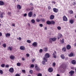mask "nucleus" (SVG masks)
<instances>
[{
    "label": "nucleus",
    "instance_id": "f704fd0d",
    "mask_svg": "<svg viewBox=\"0 0 76 76\" xmlns=\"http://www.w3.org/2000/svg\"><path fill=\"white\" fill-rule=\"evenodd\" d=\"M27 42H28V43H31V40H28L27 41Z\"/></svg>",
    "mask_w": 76,
    "mask_h": 76
},
{
    "label": "nucleus",
    "instance_id": "49530a36",
    "mask_svg": "<svg viewBox=\"0 0 76 76\" xmlns=\"http://www.w3.org/2000/svg\"><path fill=\"white\" fill-rule=\"evenodd\" d=\"M39 25L40 27H42L43 26V25L42 24H40Z\"/></svg>",
    "mask_w": 76,
    "mask_h": 76
},
{
    "label": "nucleus",
    "instance_id": "a19ab883",
    "mask_svg": "<svg viewBox=\"0 0 76 76\" xmlns=\"http://www.w3.org/2000/svg\"><path fill=\"white\" fill-rule=\"evenodd\" d=\"M3 47H4V48H5V47H6V45L5 44H3Z\"/></svg>",
    "mask_w": 76,
    "mask_h": 76
},
{
    "label": "nucleus",
    "instance_id": "c756f323",
    "mask_svg": "<svg viewBox=\"0 0 76 76\" xmlns=\"http://www.w3.org/2000/svg\"><path fill=\"white\" fill-rule=\"evenodd\" d=\"M62 50H64V52H65V51H66V48H65V47H64V48H63Z\"/></svg>",
    "mask_w": 76,
    "mask_h": 76
},
{
    "label": "nucleus",
    "instance_id": "a211bd4d",
    "mask_svg": "<svg viewBox=\"0 0 76 76\" xmlns=\"http://www.w3.org/2000/svg\"><path fill=\"white\" fill-rule=\"evenodd\" d=\"M20 49L21 50H25V47L23 46H21L20 47Z\"/></svg>",
    "mask_w": 76,
    "mask_h": 76
},
{
    "label": "nucleus",
    "instance_id": "9d476101",
    "mask_svg": "<svg viewBox=\"0 0 76 76\" xmlns=\"http://www.w3.org/2000/svg\"><path fill=\"white\" fill-rule=\"evenodd\" d=\"M50 57V56L49 55V54L47 53L45 54V57L46 58H49Z\"/></svg>",
    "mask_w": 76,
    "mask_h": 76
},
{
    "label": "nucleus",
    "instance_id": "7ed1b4c3",
    "mask_svg": "<svg viewBox=\"0 0 76 76\" xmlns=\"http://www.w3.org/2000/svg\"><path fill=\"white\" fill-rule=\"evenodd\" d=\"M53 56L55 58H56L57 57V53L56 51H54V52L53 54Z\"/></svg>",
    "mask_w": 76,
    "mask_h": 76
},
{
    "label": "nucleus",
    "instance_id": "680f3d73",
    "mask_svg": "<svg viewBox=\"0 0 76 76\" xmlns=\"http://www.w3.org/2000/svg\"><path fill=\"white\" fill-rule=\"evenodd\" d=\"M22 72H23V73H25V70H22Z\"/></svg>",
    "mask_w": 76,
    "mask_h": 76
},
{
    "label": "nucleus",
    "instance_id": "ddd939ff",
    "mask_svg": "<svg viewBox=\"0 0 76 76\" xmlns=\"http://www.w3.org/2000/svg\"><path fill=\"white\" fill-rule=\"evenodd\" d=\"M48 71L49 72H52L53 71V69L52 68H50L48 69Z\"/></svg>",
    "mask_w": 76,
    "mask_h": 76
},
{
    "label": "nucleus",
    "instance_id": "de8ad7c7",
    "mask_svg": "<svg viewBox=\"0 0 76 76\" xmlns=\"http://www.w3.org/2000/svg\"><path fill=\"white\" fill-rule=\"evenodd\" d=\"M70 14H73V11L71 10L70 11Z\"/></svg>",
    "mask_w": 76,
    "mask_h": 76
},
{
    "label": "nucleus",
    "instance_id": "1a4fd4ad",
    "mask_svg": "<svg viewBox=\"0 0 76 76\" xmlns=\"http://www.w3.org/2000/svg\"><path fill=\"white\" fill-rule=\"evenodd\" d=\"M75 54L71 52L69 54V57H72V56H74Z\"/></svg>",
    "mask_w": 76,
    "mask_h": 76
},
{
    "label": "nucleus",
    "instance_id": "4d7b16f0",
    "mask_svg": "<svg viewBox=\"0 0 76 76\" xmlns=\"http://www.w3.org/2000/svg\"><path fill=\"white\" fill-rule=\"evenodd\" d=\"M15 76H20V75H19V74H16Z\"/></svg>",
    "mask_w": 76,
    "mask_h": 76
},
{
    "label": "nucleus",
    "instance_id": "6e6d98bb",
    "mask_svg": "<svg viewBox=\"0 0 76 76\" xmlns=\"http://www.w3.org/2000/svg\"><path fill=\"white\" fill-rule=\"evenodd\" d=\"M12 26H15V24H12Z\"/></svg>",
    "mask_w": 76,
    "mask_h": 76
},
{
    "label": "nucleus",
    "instance_id": "79ce46f5",
    "mask_svg": "<svg viewBox=\"0 0 76 76\" xmlns=\"http://www.w3.org/2000/svg\"><path fill=\"white\" fill-rule=\"evenodd\" d=\"M34 67V64H31V67L32 68Z\"/></svg>",
    "mask_w": 76,
    "mask_h": 76
},
{
    "label": "nucleus",
    "instance_id": "6ab92c4d",
    "mask_svg": "<svg viewBox=\"0 0 76 76\" xmlns=\"http://www.w3.org/2000/svg\"><path fill=\"white\" fill-rule=\"evenodd\" d=\"M54 16L53 15H50V19H54Z\"/></svg>",
    "mask_w": 76,
    "mask_h": 76
},
{
    "label": "nucleus",
    "instance_id": "e433bc0d",
    "mask_svg": "<svg viewBox=\"0 0 76 76\" xmlns=\"http://www.w3.org/2000/svg\"><path fill=\"white\" fill-rule=\"evenodd\" d=\"M29 72L31 73V74H32V73H33V71L32 70H30Z\"/></svg>",
    "mask_w": 76,
    "mask_h": 76
},
{
    "label": "nucleus",
    "instance_id": "c85d7f7f",
    "mask_svg": "<svg viewBox=\"0 0 76 76\" xmlns=\"http://www.w3.org/2000/svg\"><path fill=\"white\" fill-rule=\"evenodd\" d=\"M0 74L1 75H3V71L1 69H0Z\"/></svg>",
    "mask_w": 76,
    "mask_h": 76
},
{
    "label": "nucleus",
    "instance_id": "cd10ccee",
    "mask_svg": "<svg viewBox=\"0 0 76 76\" xmlns=\"http://www.w3.org/2000/svg\"><path fill=\"white\" fill-rule=\"evenodd\" d=\"M51 24H53V25H54L55 24V22L53 20H52L50 21Z\"/></svg>",
    "mask_w": 76,
    "mask_h": 76
},
{
    "label": "nucleus",
    "instance_id": "2eb2a0df",
    "mask_svg": "<svg viewBox=\"0 0 76 76\" xmlns=\"http://www.w3.org/2000/svg\"><path fill=\"white\" fill-rule=\"evenodd\" d=\"M37 42H35L33 43L32 45H33V46H34V47H36V46H37Z\"/></svg>",
    "mask_w": 76,
    "mask_h": 76
},
{
    "label": "nucleus",
    "instance_id": "4468645a",
    "mask_svg": "<svg viewBox=\"0 0 76 76\" xmlns=\"http://www.w3.org/2000/svg\"><path fill=\"white\" fill-rule=\"evenodd\" d=\"M8 50H10V51H12L13 50V47H8Z\"/></svg>",
    "mask_w": 76,
    "mask_h": 76
},
{
    "label": "nucleus",
    "instance_id": "aec40b11",
    "mask_svg": "<svg viewBox=\"0 0 76 76\" xmlns=\"http://www.w3.org/2000/svg\"><path fill=\"white\" fill-rule=\"evenodd\" d=\"M4 4V3L3 1H0V6H3Z\"/></svg>",
    "mask_w": 76,
    "mask_h": 76
},
{
    "label": "nucleus",
    "instance_id": "58836bf2",
    "mask_svg": "<svg viewBox=\"0 0 76 76\" xmlns=\"http://www.w3.org/2000/svg\"><path fill=\"white\" fill-rule=\"evenodd\" d=\"M5 66V64H3L1 65V66L2 67H4Z\"/></svg>",
    "mask_w": 76,
    "mask_h": 76
},
{
    "label": "nucleus",
    "instance_id": "13d9d810",
    "mask_svg": "<svg viewBox=\"0 0 76 76\" xmlns=\"http://www.w3.org/2000/svg\"><path fill=\"white\" fill-rule=\"evenodd\" d=\"M6 67H9V66L8 65H7L6 66Z\"/></svg>",
    "mask_w": 76,
    "mask_h": 76
},
{
    "label": "nucleus",
    "instance_id": "9b49d317",
    "mask_svg": "<svg viewBox=\"0 0 76 76\" xmlns=\"http://www.w3.org/2000/svg\"><path fill=\"white\" fill-rule=\"evenodd\" d=\"M17 8L19 10H20V9H21V6L20 5L18 4L17 6Z\"/></svg>",
    "mask_w": 76,
    "mask_h": 76
},
{
    "label": "nucleus",
    "instance_id": "e2e57ef3",
    "mask_svg": "<svg viewBox=\"0 0 76 76\" xmlns=\"http://www.w3.org/2000/svg\"><path fill=\"white\" fill-rule=\"evenodd\" d=\"M2 36V33H1L0 32V37H1Z\"/></svg>",
    "mask_w": 76,
    "mask_h": 76
},
{
    "label": "nucleus",
    "instance_id": "c03bdc74",
    "mask_svg": "<svg viewBox=\"0 0 76 76\" xmlns=\"http://www.w3.org/2000/svg\"><path fill=\"white\" fill-rule=\"evenodd\" d=\"M8 15H9V16H11V12H8Z\"/></svg>",
    "mask_w": 76,
    "mask_h": 76
},
{
    "label": "nucleus",
    "instance_id": "052dcab7",
    "mask_svg": "<svg viewBox=\"0 0 76 76\" xmlns=\"http://www.w3.org/2000/svg\"><path fill=\"white\" fill-rule=\"evenodd\" d=\"M35 59L34 58H33L32 59V62H34V61H35Z\"/></svg>",
    "mask_w": 76,
    "mask_h": 76
},
{
    "label": "nucleus",
    "instance_id": "bf43d9fd",
    "mask_svg": "<svg viewBox=\"0 0 76 76\" xmlns=\"http://www.w3.org/2000/svg\"><path fill=\"white\" fill-rule=\"evenodd\" d=\"M36 16V15L35 14H34L33 16V18H35Z\"/></svg>",
    "mask_w": 76,
    "mask_h": 76
},
{
    "label": "nucleus",
    "instance_id": "69168bd1",
    "mask_svg": "<svg viewBox=\"0 0 76 76\" xmlns=\"http://www.w3.org/2000/svg\"><path fill=\"white\" fill-rule=\"evenodd\" d=\"M30 5L31 6H32V5H33V4H32V3H31L30 4Z\"/></svg>",
    "mask_w": 76,
    "mask_h": 76
},
{
    "label": "nucleus",
    "instance_id": "4c0bfd02",
    "mask_svg": "<svg viewBox=\"0 0 76 76\" xmlns=\"http://www.w3.org/2000/svg\"><path fill=\"white\" fill-rule=\"evenodd\" d=\"M57 28L58 30H60V29H61V28L60 26H58L57 27Z\"/></svg>",
    "mask_w": 76,
    "mask_h": 76
},
{
    "label": "nucleus",
    "instance_id": "0e129e2a",
    "mask_svg": "<svg viewBox=\"0 0 76 76\" xmlns=\"http://www.w3.org/2000/svg\"><path fill=\"white\" fill-rule=\"evenodd\" d=\"M22 60L23 61H24V60H25V58H22Z\"/></svg>",
    "mask_w": 76,
    "mask_h": 76
},
{
    "label": "nucleus",
    "instance_id": "a878e982",
    "mask_svg": "<svg viewBox=\"0 0 76 76\" xmlns=\"http://www.w3.org/2000/svg\"><path fill=\"white\" fill-rule=\"evenodd\" d=\"M43 50L44 51L46 52V51H48V48H43Z\"/></svg>",
    "mask_w": 76,
    "mask_h": 76
},
{
    "label": "nucleus",
    "instance_id": "473e14b6",
    "mask_svg": "<svg viewBox=\"0 0 76 76\" xmlns=\"http://www.w3.org/2000/svg\"><path fill=\"white\" fill-rule=\"evenodd\" d=\"M43 51V50H42V49H40L39 50V52L40 53H42Z\"/></svg>",
    "mask_w": 76,
    "mask_h": 76
},
{
    "label": "nucleus",
    "instance_id": "603ef678",
    "mask_svg": "<svg viewBox=\"0 0 76 76\" xmlns=\"http://www.w3.org/2000/svg\"><path fill=\"white\" fill-rule=\"evenodd\" d=\"M27 57H29V54L28 53H27L26 54Z\"/></svg>",
    "mask_w": 76,
    "mask_h": 76
},
{
    "label": "nucleus",
    "instance_id": "423d86ee",
    "mask_svg": "<svg viewBox=\"0 0 76 76\" xmlns=\"http://www.w3.org/2000/svg\"><path fill=\"white\" fill-rule=\"evenodd\" d=\"M71 47L70 45H68L66 46V49L68 50H70L71 49Z\"/></svg>",
    "mask_w": 76,
    "mask_h": 76
},
{
    "label": "nucleus",
    "instance_id": "37998d69",
    "mask_svg": "<svg viewBox=\"0 0 76 76\" xmlns=\"http://www.w3.org/2000/svg\"><path fill=\"white\" fill-rule=\"evenodd\" d=\"M37 76H42V74L41 73H39L37 75Z\"/></svg>",
    "mask_w": 76,
    "mask_h": 76
},
{
    "label": "nucleus",
    "instance_id": "ea45409f",
    "mask_svg": "<svg viewBox=\"0 0 76 76\" xmlns=\"http://www.w3.org/2000/svg\"><path fill=\"white\" fill-rule=\"evenodd\" d=\"M42 64L44 65L45 64V61H43L42 62Z\"/></svg>",
    "mask_w": 76,
    "mask_h": 76
},
{
    "label": "nucleus",
    "instance_id": "3c124183",
    "mask_svg": "<svg viewBox=\"0 0 76 76\" xmlns=\"http://www.w3.org/2000/svg\"><path fill=\"white\" fill-rule=\"evenodd\" d=\"M33 9H34V7H31V10H33Z\"/></svg>",
    "mask_w": 76,
    "mask_h": 76
},
{
    "label": "nucleus",
    "instance_id": "09e8293b",
    "mask_svg": "<svg viewBox=\"0 0 76 76\" xmlns=\"http://www.w3.org/2000/svg\"><path fill=\"white\" fill-rule=\"evenodd\" d=\"M53 67H54V66H56V63H55V62H54L53 63Z\"/></svg>",
    "mask_w": 76,
    "mask_h": 76
},
{
    "label": "nucleus",
    "instance_id": "393cba45",
    "mask_svg": "<svg viewBox=\"0 0 76 76\" xmlns=\"http://www.w3.org/2000/svg\"><path fill=\"white\" fill-rule=\"evenodd\" d=\"M46 23L48 24V25H51V21H47Z\"/></svg>",
    "mask_w": 76,
    "mask_h": 76
},
{
    "label": "nucleus",
    "instance_id": "bb28decb",
    "mask_svg": "<svg viewBox=\"0 0 76 76\" xmlns=\"http://www.w3.org/2000/svg\"><path fill=\"white\" fill-rule=\"evenodd\" d=\"M64 39H63L61 41V44H63L64 43Z\"/></svg>",
    "mask_w": 76,
    "mask_h": 76
},
{
    "label": "nucleus",
    "instance_id": "f8f14e48",
    "mask_svg": "<svg viewBox=\"0 0 76 76\" xmlns=\"http://www.w3.org/2000/svg\"><path fill=\"white\" fill-rule=\"evenodd\" d=\"M32 12H30L28 15V16L30 17H31L32 16Z\"/></svg>",
    "mask_w": 76,
    "mask_h": 76
},
{
    "label": "nucleus",
    "instance_id": "774afa93",
    "mask_svg": "<svg viewBox=\"0 0 76 76\" xmlns=\"http://www.w3.org/2000/svg\"><path fill=\"white\" fill-rule=\"evenodd\" d=\"M56 76H60V75L59 74H57Z\"/></svg>",
    "mask_w": 76,
    "mask_h": 76
},
{
    "label": "nucleus",
    "instance_id": "b1692460",
    "mask_svg": "<svg viewBox=\"0 0 76 76\" xmlns=\"http://www.w3.org/2000/svg\"><path fill=\"white\" fill-rule=\"evenodd\" d=\"M10 58L11 59H12V60H13L14 58H15V57L13 56H11Z\"/></svg>",
    "mask_w": 76,
    "mask_h": 76
},
{
    "label": "nucleus",
    "instance_id": "dca6fc26",
    "mask_svg": "<svg viewBox=\"0 0 76 76\" xmlns=\"http://www.w3.org/2000/svg\"><path fill=\"white\" fill-rule=\"evenodd\" d=\"M71 63L73 64H76V61L75 60H72L71 61Z\"/></svg>",
    "mask_w": 76,
    "mask_h": 76
},
{
    "label": "nucleus",
    "instance_id": "20e7f679",
    "mask_svg": "<svg viewBox=\"0 0 76 76\" xmlns=\"http://www.w3.org/2000/svg\"><path fill=\"white\" fill-rule=\"evenodd\" d=\"M69 73L71 76H73V74H74V73H75V71L73 70H71L69 72Z\"/></svg>",
    "mask_w": 76,
    "mask_h": 76
},
{
    "label": "nucleus",
    "instance_id": "72a5a7b5",
    "mask_svg": "<svg viewBox=\"0 0 76 76\" xmlns=\"http://www.w3.org/2000/svg\"><path fill=\"white\" fill-rule=\"evenodd\" d=\"M59 37H60V38H61L63 36H62V34H58Z\"/></svg>",
    "mask_w": 76,
    "mask_h": 76
},
{
    "label": "nucleus",
    "instance_id": "864d4df0",
    "mask_svg": "<svg viewBox=\"0 0 76 76\" xmlns=\"http://www.w3.org/2000/svg\"><path fill=\"white\" fill-rule=\"evenodd\" d=\"M24 16L25 17V16H27V14L26 13L24 14Z\"/></svg>",
    "mask_w": 76,
    "mask_h": 76
},
{
    "label": "nucleus",
    "instance_id": "2f4dec72",
    "mask_svg": "<svg viewBox=\"0 0 76 76\" xmlns=\"http://www.w3.org/2000/svg\"><path fill=\"white\" fill-rule=\"evenodd\" d=\"M17 66H20L21 64L20 63H18L17 64Z\"/></svg>",
    "mask_w": 76,
    "mask_h": 76
},
{
    "label": "nucleus",
    "instance_id": "5701e85b",
    "mask_svg": "<svg viewBox=\"0 0 76 76\" xmlns=\"http://www.w3.org/2000/svg\"><path fill=\"white\" fill-rule=\"evenodd\" d=\"M47 58H46L45 57L43 58V61H45V62H47Z\"/></svg>",
    "mask_w": 76,
    "mask_h": 76
},
{
    "label": "nucleus",
    "instance_id": "5fc2aeb1",
    "mask_svg": "<svg viewBox=\"0 0 76 76\" xmlns=\"http://www.w3.org/2000/svg\"><path fill=\"white\" fill-rule=\"evenodd\" d=\"M18 39H19L20 41L22 39V38L20 37H19L18 38Z\"/></svg>",
    "mask_w": 76,
    "mask_h": 76
},
{
    "label": "nucleus",
    "instance_id": "a18cd8bd",
    "mask_svg": "<svg viewBox=\"0 0 76 76\" xmlns=\"http://www.w3.org/2000/svg\"><path fill=\"white\" fill-rule=\"evenodd\" d=\"M3 13H1V14L0 16H1V18H3Z\"/></svg>",
    "mask_w": 76,
    "mask_h": 76
},
{
    "label": "nucleus",
    "instance_id": "c9c22d12",
    "mask_svg": "<svg viewBox=\"0 0 76 76\" xmlns=\"http://www.w3.org/2000/svg\"><path fill=\"white\" fill-rule=\"evenodd\" d=\"M37 22H39V19L38 18H37L36 19Z\"/></svg>",
    "mask_w": 76,
    "mask_h": 76
},
{
    "label": "nucleus",
    "instance_id": "f257e3e1",
    "mask_svg": "<svg viewBox=\"0 0 76 76\" xmlns=\"http://www.w3.org/2000/svg\"><path fill=\"white\" fill-rule=\"evenodd\" d=\"M57 39L56 38H53L50 39H49V41L50 42H52L53 41H56Z\"/></svg>",
    "mask_w": 76,
    "mask_h": 76
},
{
    "label": "nucleus",
    "instance_id": "338daca9",
    "mask_svg": "<svg viewBox=\"0 0 76 76\" xmlns=\"http://www.w3.org/2000/svg\"><path fill=\"white\" fill-rule=\"evenodd\" d=\"M45 30H47V27H46L45 28Z\"/></svg>",
    "mask_w": 76,
    "mask_h": 76
},
{
    "label": "nucleus",
    "instance_id": "f3484780",
    "mask_svg": "<svg viewBox=\"0 0 76 76\" xmlns=\"http://www.w3.org/2000/svg\"><path fill=\"white\" fill-rule=\"evenodd\" d=\"M10 36V33H7L5 34L6 37H9Z\"/></svg>",
    "mask_w": 76,
    "mask_h": 76
},
{
    "label": "nucleus",
    "instance_id": "39448f33",
    "mask_svg": "<svg viewBox=\"0 0 76 76\" xmlns=\"http://www.w3.org/2000/svg\"><path fill=\"white\" fill-rule=\"evenodd\" d=\"M10 73H13L14 72V69L13 68H11L9 70Z\"/></svg>",
    "mask_w": 76,
    "mask_h": 76
},
{
    "label": "nucleus",
    "instance_id": "7c9ffc66",
    "mask_svg": "<svg viewBox=\"0 0 76 76\" xmlns=\"http://www.w3.org/2000/svg\"><path fill=\"white\" fill-rule=\"evenodd\" d=\"M61 57L62 58V59H64L65 57H64V55H61Z\"/></svg>",
    "mask_w": 76,
    "mask_h": 76
},
{
    "label": "nucleus",
    "instance_id": "8fccbe9b",
    "mask_svg": "<svg viewBox=\"0 0 76 76\" xmlns=\"http://www.w3.org/2000/svg\"><path fill=\"white\" fill-rule=\"evenodd\" d=\"M48 7V10H50V9H51V7L50 6H49Z\"/></svg>",
    "mask_w": 76,
    "mask_h": 76
},
{
    "label": "nucleus",
    "instance_id": "4be33fe9",
    "mask_svg": "<svg viewBox=\"0 0 76 76\" xmlns=\"http://www.w3.org/2000/svg\"><path fill=\"white\" fill-rule=\"evenodd\" d=\"M31 22L32 23H35V20L34 19H32L31 20Z\"/></svg>",
    "mask_w": 76,
    "mask_h": 76
},
{
    "label": "nucleus",
    "instance_id": "f03ea898",
    "mask_svg": "<svg viewBox=\"0 0 76 76\" xmlns=\"http://www.w3.org/2000/svg\"><path fill=\"white\" fill-rule=\"evenodd\" d=\"M35 67L36 70H37V71H39L40 70V69H39V67L38 66V64H36L35 65Z\"/></svg>",
    "mask_w": 76,
    "mask_h": 76
},
{
    "label": "nucleus",
    "instance_id": "0eeeda50",
    "mask_svg": "<svg viewBox=\"0 0 76 76\" xmlns=\"http://www.w3.org/2000/svg\"><path fill=\"white\" fill-rule=\"evenodd\" d=\"M53 11L55 13H57L58 11V9H57L56 8H54L53 9Z\"/></svg>",
    "mask_w": 76,
    "mask_h": 76
},
{
    "label": "nucleus",
    "instance_id": "412c9836",
    "mask_svg": "<svg viewBox=\"0 0 76 76\" xmlns=\"http://www.w3.org/2000/svg\"><path fill=\"white\" fill-rule=\"evenodd\" d=\"M69 23L71 24H73L74 23V21L73 20H69Z\"/></svg>",
    "mask_w": 76,
    "mask_h": 76
},
{
    "label": "nucleus",
    "instance_id": "6e6552de",
    "mask_svg": "<svg viewBox=\"0 0 76 76\" xmlns=\"http://www.w3.org/2000/svg\"><path fill=\"white\" fill-rule=\"evenodd\" d=\"M63 20L64 21H67V18L66 16H64L63 17Z\"/></svg>",
    "mask_w": 76,
    "mask_h": 76
}]
</instances>
